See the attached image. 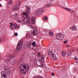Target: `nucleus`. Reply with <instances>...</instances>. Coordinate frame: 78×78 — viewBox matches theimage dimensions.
<instances>
[{"label":"nucleus","instance_id":"nucleus-9","mask_svg":"<svg viewBox=\"0 0 78 78\" xmlns=\"http://www.w3.org/2000/svg\"><path fill=\"white\" fill-rule=\"evenodd\" d=\"M37 57L39 58V59L42 62H44V57L43 55H41L40 52L38 53Z\"/></svg>","mask_w":78,"mask_h":78},{"label":"nucleus","instance_id":"nucleus-3","mask_svg":"<svg viewBox=\"0 0 78 78\" xmlns=\"http://www.w3.org/2000/svg\"><path fill=\"white\" fill-rule=\"evenodd\" d=\"M41 61H42L40 60V59L37 60L36 59H35L34 61V64L36 65H37V66L39 67H44V64L42 63L41 62Z\"/></svg>","mask_w":78,"mask_h":78},{"label":"nucleus","instance_id":"nucleus-18","mask_svg":"<svg viewBox=\"0 0 78 78\" xmlns=\"http://www.w3.org/2000/svg\"><path fill=\"white\" fill-rule=\"evenodd\" d=\"M13 25V27H14V28H15V29H17V28H19L20 27H18L16 23H14Z\"/></svg>","mask_w":78,"mask_h":78},{"label":"nucleus","instance_id":"nucleus-1","mask_svg":"<svg viewBox=\"0 0 78 78\" xmlns=\"http://www.w3.org/2000/svg\"><path fill=\"white\" fill-rule=\"evenodd\" d=\"M26 12H23L22 14V15L26 16V18H25L24 19H23L21 21V22L23 24L24 23H29L30 24V20L31 18L30 17L28 16V14L30 13V8L28 6H26Z\"/></svg>","mask_w":78,"mask_h":78},{"label":"nucleus","instance_id":"nucleus-20","mask_svg":"<svg viewBox=\"0 0 78 78\" xmlns=\"http://www.w3.org/2000/svg\"><path fill=\"white\" fill-rule=\"evenodd\" d=\"M49 34L51 36H53L54 34L53 32L52 31H50L49 32Z\"/></svg>","mask_w":78,"mask_h":78},{"label":"nucleus","instance_id":"nucleus-47","mask_svg":"<svg viewBox=\"0 0 78 78\" xmlns=\"http://www.w3.org/2000/svg\"><path fill=\"white\" fill-rule=\"evenodd\" d=\"M25 0V1H27V0Z\"/></svg>","mask_w":78,"mask_h":78},{"label":"nucleus","instance_id":"nucleus-25","mask_svg":"<svg viewBox=\"0 0 78 78\" xmlns=\"http://www.w3.org/2000/svg\"><path fill=\"white\" fill-rule=\"evenodd\" d=\"M44 20H46L48 19V17L47 16H45V17L44 18Z\"/></svg>","mask_w":78,"mask_h":78},{"label":"nucleus","instance_id":"nucleus-50","mask_svg":"<svg viewBox=\"0 0 78 78\" xmlns=\"http://www.w3.org/2000/svg\"><path fill=\"white\" fill-rule=\"evenodd\" d=\"M24 78L23 77V78Z\"/></svg>","mask_w":78,"mask_h":78},{"label":"nucleus","instance_id":"nucleus-41","mask_svg":"<svg viewBox=\"0 0 78 78\" xmlns=\"http://www.w3.org/2000/svg\"><path fill=\"white\" fill-rule=\"evenodd\" d=\"M15 19H17V18H16V17H15Z\"/></svg>","mask_w":78,"mask_h":78},{"label":"nucleus","instance_id":"nucleus-31","mask_svg":"<svg viewBox=\"0 0 78 78\" xmlns=\"http://www.w3.org/2000/svg\"><path fill=\"white\" fill-rule=\"evenodd\" d=\"M69 11L71 12H74V11L73 10H71L70 9V10H69Z\"/></svg>","mask_w":78,"mask_h":78},{"label":"nucleus","instance_id":"nucleus-48","mask_svg":"<svg viewBox=\"0 0 78 78\" xmlns=\"http://www.w3.org/2000/svg\"><path fill=\"white\" fill-rule=\"evenodd\" d=\"M7 1H8V0H6Z\"/></svg>","mask_w":78,"mask_h":78},{"label":"nucleus","instance_id":"nucleus-38","mask_svg":"<svg viewBox=\"0 0 78 78\" xmlns=\"http://www.w3.org/2000/svg\"><path fill=\"white\" fill-rule=\"evenodd\" d=\"M2 41V38H0V42H1Z\"/></svg>","mask_w":78,"mask_h":78},{"label":"nucleus","instance_id":"nucleus-33","mask_svg":"<svg viewBox=\"0 0 78 78\" xmlns=\"http://www.w3.org/2000/svg\"><path fill=\"white\" fill-rule=\"evenodd\" d=\"M10 25L11 27H12V25H13L12 23H10Z\"/></svg>","mask_w":78,"mask_h":78},{"label":"nucleus","instance_id":"nucleus-14","mask_svg":"<svg viewBox=\"0 0 78 78\" xmlns=\"http://www.w3.org/2000/svg\"><path fill=\"white\" fill-rule=\"evenodd\" d=\"M16 63H17V59H16L13 60L12 62V65H15Z\"/></svg>","mask_w":78,"mask_h":78},{"label":"nucleus","instance_id":"nucleus-23","mask_svg":"<svg viewBox=\"0 0 78 78\" xmlns=\"http://www.w3.org/2000/svg\"><path fill=\"white\" fill-rule=\"evenodd\" d=\"M9 57L11 58H13L14 57V55L11 54H10V55H9Z\"/></svg>","mask_w":78,"mask_h":78},{"label":"nucleus","instance_id":"nucleus-4","mask_svg":"<svg viewBox=\"0 0 78 78\" xmlns=\"http://www.w3.org/2000/svg\"><path fill=\"white\" fill-rule=\"evenodd\" d=\"M22 44H23V40H21L18 42L16 46V51H17L18 50L19 51L21 49H22V46H21V45H22Z\"/></svg>","mask_w":78,"mask_h":78},{"label":"nucleus","instance_id":"nucleus-11","mask_svg":"<svg viewBox=\"0 0 78 78\" xmlns=\"http://www.w3.org/2000/svg\"><path fill=\"white\" fill-rule=\"evenodd\" d=\"M18 9H19V8L16 5H14L12 9V11H16L18 10Z\"/></svg>","mask_w":78,"mask_h":78},{"label":"nucleus","instance_id":"nucleus-16","mask_svg":"<svg viewBox=\"0 0 78 78\" xmlns=\"http://www.w3.org/2000/svg\"><path fill=\"white\" fill-rule=\"evenodd\" d=\"M51 6V4H47L44 5V7L45 8H46L50 7V6Z\"/></svg>","mask_w":78,"mask_h":78},{"label":"nucleus","instance_id":"nucleus-8","mask_svg":"<svg viewBox=\"0 0 78 78\" xmlns=\"http://www.w3.org/2000/svg\"><path fill=\"white\" fill-rule=\"evenodd\" d=\"M64 35L62 34L61 33H58V34L56 36V38L57 39H59V40H62L64 38Z\"/></svg>","mask_w":78,"mask_h":78},{"label":"nucleus","instance_id":"nucleus-43","mask_svg":"<svg viewBox=\"0 0 78 78\" xmlns=\"http://www.w3.org/2000/svg\"><path fill=\"white\" fill-rule=\"evenodd\" d=\"M0 6H2V5L0 4Z\"/></svg>","mask_w":78,"mask_h":78},{"label":"nucleus","instance_id":"nucleus-7","mask_svg":"<svg viewBox=\"0 0 78 78\" xmlns=\"http://www.w3.org/2000/svg\"><path fill=\"white\" fill-rule=\"evenodd\" d=\"M44 12V9H37L35 10V14L38 15H42Z\"/></svg>","mask_w":78,"mask_h":78},{"label":"nucleus","instance_id":"nucleus-44","mask_svg":"<svg viewBox=\"0 0 78 78\" xmlns=\"http://www.w3.org/2000/svg\"><path fill=\"white\" fill-rule=\"evenodd\" d=\"M1 31L0 30V35Z\"/></svg>","mask_w":78,"mask_h":78},{"label":"nucleus","instance_id":"nucleus-30","mask_svg":"<svg viewBox=\"0 0 78 78\" xmlns=\"http://www.w3.org/2000/svg\"><path fill=\"white\" fill-rule=\"evenodd\" d=\"M73 59H75V60H78V58L76 57L75 56V58H74Z\"/></svg>","mask_w":78,"mask_h":78},{"label":"nucleus","instance_id":"nucleus-36","mask_svg":"<svg viewBox=\"0 0 78 78\" xmlns=\"http://www.w3.org/2000/svg\"><path fill=\"white\" fill-rule=\"evenodd\" d=\"M49 1L50 2H52L53 1V0H49Z\"/></svg>","mask_w":78,"mask_h":78},{"label":"nucleus","instance_id":"nucleus-6","mask_svg":"<svg viewBox=\"0 0 78 78\" xmlns=\"http://www.w3.org/2000/svg\"><path fill=\"white\" fill-rule=\"evenodd\" d=\"M4 70L6 74L9 75L11 73V70L8 66H6L4 67Z\"/></svg>","mask_w":78,"mask_h":78},{"label":"nucleus","instance_id":"nucleus-45","mask_svg":"<svg viewBox=\"0 0 78 78\" xmlns=\"http://www.w3.org/2000/svg\"><path fill=\"white\" fill-rule=\"evenodd\" d=\"M14 16V15L12 16H12Z\"/></svg>","mask_w":78,"mask_h":78},{"label":"nucleus","instance_id":"nucleus-22","mask_svg":"<svg viewBox=\"0 0 78 78\" xmlns=\"http://www.w3.org/2000/svg\"><path fill=\"white\" fill-rule=\"evenodd\" d=\"M5 61L7 63H9L10 62V60H9L8 59L6 58L5 59Z\"/></svg>","mask_w":78,"mask_h":78},{"label":"nucleus","instance_id":"nucleus-32","mask_svg":"<svg viewBox=\"0 0 78 78\" xmlns=\"http://www.w3.org/2000/svg\"><path fill=\"white\" fill-rule=\"evenodd\" d=\"M6 76H1V78H5Z\"/></svg>","mask_w":78,"mask_h":78},{"label":"nucleus","instance_id":"nucleus-19","mask_svg":"<svg viewBox=\"0 0 78 78\" xmlns=\"http://www.w3.org/2000/svg\"><path fill=\"white\" fill-rule=\"evenodd\" d=\"M62 55L63 56H66V52L64 51H63L62 52Z\"/></svg>","mask_w":78,"mask_h":78},{"label":"nucleus","instance_id":"nucleus-42","mask_svg":"<svg viewBox=\"0 0 78 78\" xmlns=\"http://www.w3.org/2000/svg\"><path fill=\"white\" fill-rule=\"evenodd\" d=\"M31 27L32 28H33V26H31Z\"/></svg>","mask_w":78,"mask_h":78},{"label":"nucleus","instance_id":"nucleus-13","mask_svg":"<svg viewBox=\"0 0 78 78\" xmlns=\"http://www.w3.org/2000/svg\"><path fill=\"white\" fill-rule=\"evenodd\" d=\"M31 23L32 24H35V18L32 17L31 18Z\"/></svg>","mask_w":78,"mask_h":78},{"label":"nucleus","instance_id":"nucleus-39","mask_svg":"<svg viewBox=\"0 0 78 78\" xmlns=\"http://www.w3.org/2000/svg\"><path fill=\"white\" fill-rule=\"evenodd\" d=\"M60 7H61V8H64L62 6H61Z\"/></svg>","mask_w":78,"mask_h":78},{"label":"nucleus","instance_id":"nucleus-27","mask_svg":"<svg viewBox=\"0 0 78 78\" xmlns=\"http://www.w3.org/2000/svg\"><path fill=\"white\" fill-rule=\"evenodd\" d=\"M11 3H12V0L9 1V3L10 5H11Z\"/></svg>","mask_w":78,"mask_h":78},{"label":"nucleus","instance_id":"nucleus-5","mask_svg":"<svg viewBox=\"0 0 78 78\" xmlns=\"http://www.w3.org/2000/svg\"><path fill=\"white\" fill-rule=\"evenodd\" d=\"M32 45H31V43H29L27 45V48H29L33 49L34 48H32L31 47L33 46V47H36V48H37V46L36 45V44L35 42H34L32 43Z\"/></svg>","mask_w":78,"mask_h":78},{"label":"nucleus","instance_id":"nucleus-15","mask_svg":"<svg viewBox=\"0 0 78 78\" xmlns=\"http://www.w3.org/2000/svg\"><path fill=\"white\" fill-rule=\"evenodd\" d=\"M1 73L2 75L1 76H7V75H6V74H5V71H2L1 72Z\"/></svg>","mask_w":78,"mask_h":78},{"label":"nucleus","instance_id":"nucleus-46","mask_svg":"<svg viewBox=\"0 0 78 78\" xmlns=\"http://www.w3.org/2000/svg\"><path fill=\"white\" fill-rule=\"evenodd\" d=\"M77 37V38H78V36Z\"/></svg>","mask_w":78,"mask_h":78},{"label":"nucleus","instance_id":"nucleus-35","mask_svg":"<svg viewBox=\"0 0 78 78\" xmlns=\"http://www.w3.org/2000/svg\"><path fill=\"white\" fill-rule=\"evenodd\" d=\"M52 76H55V73H53L51 74Z\"/></svg>","mask_w":78,"mask_h":78},{"label":"nucleus","instance_id":"nucleus-10","mask_svg":"<svg viewBox=\"0 0 78 78\" xmlns=\"http://www.w3.org/2000/svg\"><path fill=\"white\" fill-rule=\"evenodd\" d=\"M37 29L36 28L35 30H34L33 32H32V34L34 36H36L38 34V32L37 31Z\"/></svg>","mask_w":78,"mask_h":78},{"label":"nucleus","instance_id":"nucleus-28","mask_svg":"<svg viewBox=\"0 0 78 78\" xmlns=\"http://www.w3.org/2000/svg\"><path fill=\"white\" fill-rule=\"evenodd\" d=\"M68 42V40H66L64 42V44H66Z\"/></svg>","mask_w":78,"mask_h":78},{"label":"nucleus","instance_id":"nucleus-12","mask_svg":"<svg viewBox=\"0 0 78 78\" xmlns=\"http://www.w3.org/2000/svg\"><path fill=\"white\" fill-rule=\"evenodd\" d=\"M51 53H50V54H49V55L51 56V57H52V58H54L55 59H56L57 58L56 56V55H55V56L54 58V55H55L54 54H53V51H51Z\"/></svg>","mask_w":78,"mask_h":78},{"label":"nucleus","instance_id":"nucleus-17","mask_svg":"<svg viewBox=\"0 0 78 78\" xmlns=\"http://www.w3.org/2000/svg\"><path fill=\"white\" fill-rule=\"evenodd\" d=\"M71 30H76V27L75 26H72L71 27Z\"/></svg>","mask_w":78,"mask_h":78},{"label":"nucleus","instance_id":"nucleus-2","mask_svg":"<svg viewBox=\"0 0 78 78\" xmlns=\"http://www.w3.org/2000/svg\"><path fill=\"white\" fill-rule=\"evenodd\" d=\"M21 73L24 74L27 73V71H28L30 69V65H28L27 68V66L24 64H23L20 66Z\"/></svg>","mask_w":78,"mask_h":78},{"label":"nucleus","instance_id":"nucleus-49","mask_svg":"<svg viewBox=\"0 0 78 78\" xmlns=\"http://www.w3.org/2000/svg\"><path fill=\"white\" fill-rule=\"evenodd\" d=\"M77 62H76V63Z\"/></svg>","mask_w":78,"mask_h":78},{"label":"nucleus","instance_id":"nucleus-26","mask_svg":"<svg viewBox=\"0 0 78 78\" xmlns=\"http://www.w3.org/2000/svg\"><path fill=\"white\" fill-rule=\"evenodd\" d=\"M14 35L15 36H18V34L17 33H15L14 34Z\"/></svg>","mask_w":78,"mask_h":78},{"label":"nucleus","instance_id":"nucleus-21","mask_svg":"<svg viewBox=\"0 0 78 78\" xmlns=\"http://www.w3.org/2000/svg\"><path fill=\"white\" fill-rule=\"evenodd\" d=\"M68 55L69 56H70L72 55V51L71 50H70V51L68 52Z\"/></svg>","mask_w":78,"mask_h":78},{"label":"nucleus","instance_id":"nucleus-29","mask_svg":"<svg viewBox=\"0 0 78 78\" xmlns=\"http://www.w3.org/2000/svg\"><path fill=\"white\" fill-rule=\"evenodd\" d=\"M74 72H76V67L74 68Z\"/></svg>","mask_w":78,"mask_h":78},{"label":"nucleus","instance_id":"nucleus-24","mask_svg":"<svg viewBox=\"0 0 78 78\" xmlns=\"http://www.w3.org/2000/svg\"><path fill=\"white\" fill-rule=\"evenodd\" d=\"M64 9H66V10H67V11H69L70 10V9H68V8H64Z\"/></svg>","mask_w":78,"mask_h":78},{"label":"nucleus","instance_id":"nucleus-37","mask_svg":"<svg viewBox=\"0 0 78 78\" xmlns=\"http://www.w3.org/2000/svg\"><path fill=\"white\" fill-rule=\"evenodd\" d=\"M10 29L11 30H14V28H13L12 27H10Z\"/></svg>","mask_w":78,"mask_h":78},{"label":"nucleus","instance_id":"nucleus-40","mask_svg":"<svg viewBox=\"0 0 78 78\" xmlns=\"http://www.w3.org/2000/svg\"><path fill=\"white\" fill-rule=\"evenodd\" d=\"M15 16H18V14L16 13L15 14Z\"/></svg>","mask_w":78,"mask_h":78},{"label":"nucleus","instance_id":"nucleus-34","mask_svg":"<svg viewBox=\"0 0 78 78\" xmlns=\"http://www.w3.org/2000/svg\"><path fill=\"white\" fill-rule=\"evenodd\" d=\"M18 23H21V20H18Z\"/></svg>","mask_w":78,"mask_h":78}]
</instances>
